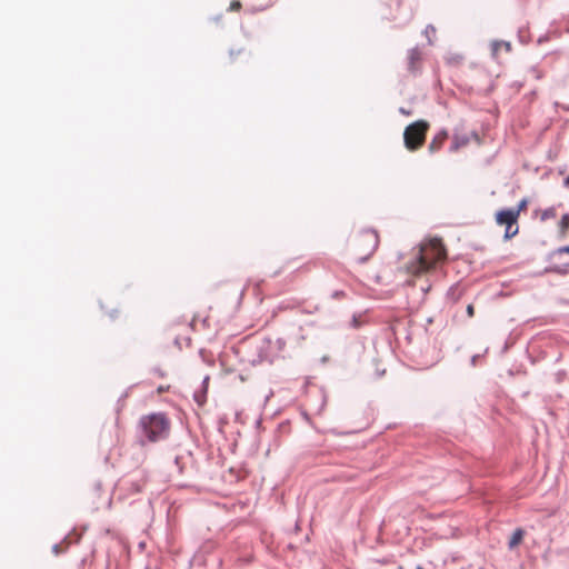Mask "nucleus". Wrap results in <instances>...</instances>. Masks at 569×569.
I'll return each mask as SVG.
<instances>
[{"label": "nucleus", "instance_id": "4be33fe9", "mask_svg": "<svg viewBox=\"0 0 569 569\" xmlns=\"http://www.w3.org/2000/svg\"><path fill=\"white\" fill-rule=\"evenodd\" d=\"M399 112L402 113V114H406V116H409L411 114V111L410 110H407L406 108L403 107H400L399 108Z\"/></svg>", "mask_w": 569, "mask_h": 569}, {"label": "nucleus", "instance_id": "f8f14e48", "mask_svg": "<svg viewBox=\"0 0 569 569\" xmlns=\"http://www.w3.org/2000/svg\"><path fill=\"white\" fill-rule=\"evenodd\" d=\"M500 46H505L506 50L507 51H510L511 50V44L510 42H505V41H493L492 42V53L496 54L497 51H498V48Z\"/></svg>", "mask_w": 569, "mask_h": 569}, {"label": "nucleus", "instance_id": "9b49d317", "mask_svg": "<svg viewBox=\"0 0 569 569\" xmlns=\"http://www.w3.org/2000/svg\"><path fill=\"white\" fill-rule=\"evenodd\" d=\"M518 231H519V228H518L517 223L506 227L505 234H503L505 240L511 239L512 237H515L518 233Z\"/></svg>", "mask_w": 569, "mask_h": 569}, {"label": "nucleus", "instance_id": "6ab92c4d", "mask_svg": "<svg viewBox=\"0 0 569 569\" xmlns=\"http://www.w3.org/2000/svg\"><path fill=\"white\" fill-rule=\"evenodd\" d=\"M263 349H264V345H262V346L259 348V358H260V361H264V360L270 361V360L267 358V356H263V355H262Z\"/></svg>", "mask_w": 569, "mask_h": 569}, {"label": "nucleus", "instance_id": "f3484780", "mask_svg": "<svg viewBox=\"0 0 569 569\" xmlns=\"http://www.w3.org/2000/svg\"><path fill=\"white\" fill-rule=\"evenodd\" d=\"M563 253H569V246L561 247L552 252L551 257L553 258H560Z\"/></svg>", "mask_w": 569, "mask_h": 569}, {"label": "nucleus", "instance_id": "412c9836", "mask_svg": "<svg viewBox=\"0 0 569 569\" xmlns=\"http://www.w3.org/2000/svg\"><path fill=\"white\" fill-rule=\"evenodd\" d=\"M352 327L353 328L360 327V321L358 320V318L356 316H353V318H352Z\"/></svg>", "mask_w": 569, "mask_h": 569}, {"label": "nucleus", "instance_id": "423d86ee", "mask_svg": "<svg viewBox=\"0 0 569 569\" xmlns=\"http://www.w3.org/2000/svg\"><path fill=\"white\" fill-rule=\"evenodd\" d=\"M568 272H569V262L553 263L552 266H549L543 270V273H557L560 276H565Z\"/></svg>", "mask_w": 569, "mask_h": 569}, {"label": "nucleus", "instance_id": "f03ea898", "mask_svg": "<svg viewBox=\"0 0 569 569\" xmlns=\"http://www.w3.org/2000/svg\"><path fill=\"white\" fill-rule=\"evenodd\" d=\"M170 421L164 413L156 412L142 416L139 419L137 440L141 446L157 442L168 437Z\"/></svg>", "mask_w": 569, "mask_h": 569}, {"label": "nucleus", "instance_id": "cd10ccee", "mask_svg": "<svg viewBox=\"0 0 569 569\" xmlns=\"http://www.w3.org/2000/svg\"><path fill=\"white\" fill-rule=\"evenodd\" d=\"M230 57H233L234 56V51L233 50H230Z\"/></svg>", "mask_w": 569, "mask_h": 569}, {"label": "nucleus", "instance_id": "bb28decb", "mask_svg": "<svg viewBox=\"0 0 569 569\" xmlns=\"http://www.w3.org/2000/svg\"><path fill=\"white\" fill-rule=\"evenodd\" d=\"M208 380H209V377H206V378L203 379V385H207Z\"/></svg>", "mask_w": 569, "mask_h": 569}, {"label": "nucleus", "instance_id": "6e6552de", "mask_svg": "<svg viewBox=\"0 0 569 569\" xmlns=\"http://www.w3.org/2000/svg\"><path fill=\"white\" fill-rule=\"evenodd\" d=\"M523 536H525L523 529H521V528L516 529L513 531V533L511 535V538L508 542L509 549H513L515 547H517L522 541Z\"/></svg>", "mask_w": 569, "mask_h": 569}, {"label": "nucleus", "instance_id": "393cba45", "mask_svg": "<svg viewBox=\"0 0 569 569\" xmlns=\"http://www.w3.org/2000/svg\"><path fill=\"white\" fill-rule=\"evenodd\" d=\"M478 359H479V356H473L471 358V363L475 366Z\"/></svg>", "mask_w": 569, "mask_h": 569}, {"label": "nucleus", "instance_id": "a878e982", "mask_svg": "<svg viewBox=\"0 0 569 569\" xmlns=\"http://www.w3.org/2000/svg\"><path fill=\"white\" fill-rule=\"evenodd\" d=\"M53 551L58 555V553L60 552V550H59V546H54V547H53Z\"/></svg>", "mask_w": 569, "mask_h": 569}, {"label": "nucleus", "instance_id": "dca6fc26", "mask_svg": "<svg viewBox=\"0 0 569 569\" xmlns=\"http://www.w3.org/2000/svg\"><path fill=\"white\" fill-rule=\"evenodd\" d=\"M556 217V210L553 208L546 209L541 214V220H547Z\"/></svg>", "mask_w": 569, "mask_h": 569}, {"label": "nucleus", "instance_id": "c85d7f7f", "mask_svg": "<svg viewBox=\"0 0 569 569\" xmlns=\"http://www.w3.org/2000/svg\"><path fill=\"white\" fill-rule=\"evenodd\" d=\"M72 532H73V537H74L76 536V529L74 528L72 529Z\"/></svg>", "mask_w": 569, "mask_h": 569}, {"label": "nucleus", "instance_id": "aec40b11", "mask_svg": "<svg viewBox=\"0 0 569 569\" xmlns=\"http://www.w3.org/2000/svg\"><path fill=\"white\" fill-rule=\"evenodd\" d=\"M467 315H468L469 317H472V316L475 315V308H473V306H472V305H469V306L467 307Z\"/></svg>", "mask_w": 569, "mask_h": 569}, {"label": "nucleus", "instance_id": "0eeeda50", "mask_svg": "<svg viewBox=\"0 0 569 569\" xmlns=\"http://www.w3.org/2000/svg\"><path fill=\"white\" fill-rule=\"evenodd\" d=\"M448 138V132L446 130L440 131L433 140L429 144V151L435 152L440 149L443 141Z\"/></svg>", "mask_w": 569, "mask_h": 569}, {"label": "nucleus", "instance_id": "ddd939ff", "mask_svg": "<svg viewBox=\"0 0 569 569\" xmlns=\"http://www.w3.org/2000/svg\"><path fill=\"white\" fill-rule=\"evenodd\" d=\"M559 227H560L561 232H565L566 230L569 229V213H565L561 217V220L559 222Z\"/></svg>", "mask_w": 569, "mask_h": 569}, {"label": "nucleus", "instance_id": "7ed1b4c3", "mask_svg": "<svg viewBox=\"0 0 569 569\" xmlns=\"http://www.w3.org/2000/svg\"><path fill=\"white\" fill-rule=\"evenodd\" d=\"M428 128L429 123L425 120H418L407 126L403 132L405 147L410 151L419 149L425 142Z\"/></svg>", "mask_w": 569, "mask_h": 569}, {"label": "nucleus", "instance_id": "a211bd4d", "mask_svg": "<svg viewBox=\"0 0 569 569\" xmlns=\"http://www.w3.org/2000/svg\"><path fill=\"white\" fill-rule=\"evenodd\" d=\"M241 8V3L238 0H233L230 3L229 10H239Z\"/></svg>", "mask_w": 569, "mask_h": 569}, {"label": "nucleus", "instance_id": "4468645a", "mask_svg": "<svg viewBox=\"0 0 569 569\" xmlns=\"http://www.w3.org/2000/svg\"><path fill=\"white\" fill-rule=\"evenodd\" d=\"M425 34L428 39L429 44L432 43L431 36L436 34V28L432 24H428L425 29Z\"/></svg>", "mask_w": 569, "mask_h": 569}, {"label": "nucleus", "instance_id": "1a4fd4ad", "mask_svg": "<svg viewBox=\"0 0 569 569\" xmlns=\"http://www.w3.org/2000/svg\"><path fill=\"white\" fill-rule=\"evenodd\" d=\"M469 142V138L467 136H458L453 137V141L450 146V151H457L461 147H465Z\"/></svg>", "mask_w": 569, "mask_h": 569}, {"label": "nucleus", "instance_id": "f257e3e1", "mask_svg": "<svg viewBox=\"0 0 569 569\" xmlns=\"http://www.w3.org/2000/svg\"><path fill=\"white\" fill-rule=\"evenodd\" d=\"M447 259V251L442 241L438 238L429 239L419 246L415 260L408 268L413 274H420L432 270L438 262Z\"/></svg>", "mask_w": 569, "mask_h": 569}, {"label": "nucleus", "instance_id": "5701e85b", "mask_svg": "<svg viewBox=\"0 0 569 569\" xmlns=\"http://www.w3.org/2000/svg\"><path fill=\"white\" fill-rule=\"evenodd\" d=\"M343 295H345L343 291H335V292H332V298L337 299Z\"/></svg>", "mask_w": 569, "mask_h": 569}, {"label": "nucleus", "instance_id": "9d476101", "mask_svg": "<svg viewBox=\"0 0 569 569\" xmlns=\"http://www.w3.org/2000/svg\"><path fill=\"white\" fill-rule=\"evenodd\" d=\"M409 70L415 71L416 61L420 60V52L418 48H412L409 50Z\"/></svg>", "mask_w": 569, "mask_h": 569}, {"label": "nucleus", "instance_id": "39448f33", "mask_svg": "<svg viewBox=\"0 0 569 569\" xmlns=\"http://www.w3.org/2000/svg\"><path fill=\"white\" fill-rule=\"evenodd\" d=\"M518 220L517 211H512L510 208L502 209L497 212L496 221L500 226H511L516 224Z\"/></svg>", "mask_w": 569, "mask_h": 569}, {"label": "nucleus", "instance_id": "20e7f679", "mask_svg": "<svg viewBox=\"0 0 569 569\" xmlns=\"http://www.w3.org/2000/svg\"><path fill=\"white\" fill-rule=\"evenodd\" d=\"M360 242L365 247L366 254L359 258L360 263L368 261L369 257L376 251L379 244L378 233L372 229H365L360 233Z\"/></svg>", "mask_w": 569, "mask_h": 569}, {"label": "nucleus", "instance_id": "2eb2a0df", "mask_svg": "<svg viewBox=\"0 0 569 569\" xmlns=\"http://www.w3.org/2000/svg\"><path fill=\"white\" fill-rule=\"evenodd\" d=\"M528 206V200L526 198L521 199L517 206V208H510L512 211H517V217H519L520 211L525 210Z\"/></svg>", "mask_w": 569, "mask_h": 569}, {"label": "nucleus", "instance_id": "b1692460", "mask_svg": "<svg viewBox=\"0 0 569 569\" xmlns=\"http://www.w3.org/2000/svg\"><path fill=\"white\" fill-rule=\"evenodd\" d=\"M563 186L569 188V176L563 180Z\"/></svg>", "mask_w": 569, "mask_h": 569}]
</instances>
